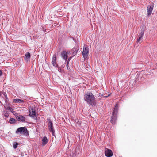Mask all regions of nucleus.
<instances>
[{
	"mask_svg": "<svg viewBox=\"0 0 157 157\" xmlns=\"http://www.w3.org/2000/svg\"><path fill=\"white\" fill-rule=\"evenodd\" d=\"M3 95L5 98L2 96H0V102L3 105L5 109L12 112L13 109L10 107V104L8 102V99L6 96V94L4 93Z\"/></svg>",
	"mask_w": 157,
	"mask_h": 157,
	"instance_id": "nucleus-1",
	"label": "nucleus"
},
{
	"mask_svg": "<svg viewBox=\"0 0 157 157\" xmlns=\"http://www.w3.org/2000/svg\"><path fill=\"white\" fill-rule=\"evenodd\" d=\"M84 99L88 103L95 106L96 104L95 98L91 93H87L84 96Z\"/></svg>",
	"mask_w": 157,
	"mask_h": 157,
	"instance_id": "nucleus-2",
	"label": "nucleus"
},
{
	"mask_svg": "<svg viewBox=\"0 0 157 157\" xmlns=\"http://www.w3.org/2000/svg\"><path fill=\"white\" fill-rule=\"evenodd\" d=\"M118 110V107L117 103L115 105L113 108V112L112 113V116L111 117V122L113 124H115L116 121V119L117 116V113Z\"/></svg>",
	"mask_w": 157,
	"mask_h": 157,
	"instance_id": "nucleus-3",
	"label": "nucleus"
},
{
	"mask_svg": "<svg viewBox=\"0 0 157 157\" xmlns=\"http://www.w3.org/2000/svg\"><path fill=\"white\" fill-rule=\"evenodd\" d=\"M16 132L17 134L24 135L26 136L28 135V131L25 127L18 128L16 130Z\"/></svg>",
	"mask_w": 157,
	"mask_h": 157,
	"instance_id": "nucleus-4",
	"label": "nucleus"
},
{
	"mask_svg": "<svg viewBox=\"0 0 157 157\" xmlns=\"http://www.w3.org/2000/svg\"><path fill=\"white\" fill-rule=\"evenodd\" d=\"M48 130L50 132L52 133V136H54L55 131L54 129V127L53 125V123L52 121L50 119H48Z\"/></svg>",
	"mask_w": 157,
	"mask_h": 157,
	"instance_id": "nucleus-5",
	"label": "nucleus"
},
{
	"mask_svg": "<svg viewBox=\"0 0 157 157\" xmlns=\"http://www.w3.org/2000/svg\"><path fill=\"white\" fill-rule=\"evenodd\" d=\"M89 48L86 45H84L83 47L82 52V55L84 59H86L88 56Z\"/></svg>",
	"mask_w": 157,
	"mask_h": 157,
	"instance_id": "nucleus-6",
	"label": "nucleus"
},
{
	"mask_svg": "<svg viewBox=\"0 0 157 157\" xmlns=\"http://www.w3.org/2000/svg\"><path fill=\"white\" fill-rule=\"evenodd\" d=\"M105 154L107 157H111L113 155V153L111 150L106 149L105 151Z\"/></svg>",
	"mask_w": 157,
	"mask_h": 157,
	"instance_id": "nucleus-7",
	"label": "nucleus"
},
{
	"mask_svg": "<svg viewBox=\"0 0 157 157\" xmlns=\"http://www.w3.org/2000/svg\"><path fill=\"white\" fill-rule=\"evenodd\" d=\"M153 6H147V15H150L153 10Z\"/></svg>",
	"mask_w": 157,
	"mask_h": 157,
	"instance_id": "nucleus-8",
	"label": "nucleus"
},
{
	"mask_svg": "<svg viewBox=\"0 0 157 157\" xmlns=\"http://www.w3.org/2000/svg\"><path fill=\"white\" fill-rule=\"evenodd\" d=\"M56 54H54L52 57V64L53 66L56 67L58 66V65L56 62Z\"/></svg>",
	"mask_w": 157,
	"mask_h": 157,
	"instance_id": "nucleus-9",
	"label": "nucleus"
},
{
	"mask_svg": "<svg viewBox=\"0 0 157 157\" xmlns=\"http://www.w3.org/2000/svg\"><path fill=\"white\" fill-rule=\"evenodd\" d=\"M29 113L30 116L33 117L36 116V112L33 108H32L29 111Z\"/></svg>",
	"mask_w": 157,
	"mask_h": 157,
	"instance_id": "nucleus-10",
	"label": "nucleus"
},
{
	"mask_svg": "<svg viewBox=\"0 0 157 157\" xmlns=\"http://www.w3.org/2000/svg\"><path fill=\"white\" fill-rule=\"evenodd\" d=\"M16 118L18 121H25V117L22 115L17 116Z\"/></svg>",
	"mask_w": 157,
	"mask_h": 157,
	"instance_id": "nucleus-11",
	"label": "nucleus"
},
{
	"mask_svg": "<svg viewBox=\"0 0 157 157\" xmlns=\"http://www.w3.org/2000/svg\"><path fill=\"white\" fill-rule=\"evenodd\" d=\"M61 55L63 58L66 61L67 57L66 52L64 51H63L61 52Z\"/></svg>",
	"mask_w": 157,
	"mask_h": 157,
	"instance_id": "nucleus-12",
	"label": "nucleus"
},
{
	"mask_svg": "<svg viewBox=\"0 0 157 157\" xmlns=\"http://www.w3.org/2000/svg\"><path fill=\"white\" fill-rule=\"evenodd\" d=\"M48 140L46 136H44L42 139V145L45 146L48 142Z\"/></svg>",
	"mask_w": 157,
	"mask_h": 157,
	"instance_id": "nucleus-13",
	"label": "nucleus"
},
{
	"mask_svg": "<svg viewBox=\"0 0 157 157\" xmlns=\"http://www.w3.org/2000/svg\"><path fill=\"white\" fill-rule=\"evenodd\" d=\"M25 58L26 61L28 62L29 60H30V54L29 52H28L26 53L25 56Z\"/></svg>",
	"mask_w": 157,
	"mask_h": 157,
	"instance_id": "nucleus-14",
	"label": "nucleus"
},
{
	"mask_svg": "<svg viewBox=\"0 0 157 157\" xmlns=\"http://www.w3.org/2000/svg\"><path fill=\"white\" fill-rule=\"evenodd\" d=\"M24 101L19 99H15L13 100V102L15 103H24Z\"/></svg>",
	"mask_w": 157,
	"mask_h": 157,
	"instance_id": "nucleus-15",
	"label": "nucleus"
},
{
	"mask_svg": "<svg viewBox=\"0 0 157 157\" xmlns=\"http://www.w3.org/2000/svg\"><path fill=\"white\" fill-rule=\"evenodd\" d=\"M139 38H137V40L136 42V44H140L141 43V40L142 37H141L140 36H138Z\"/></svg>",
	"mask_w": 157,
	"mask_h": 157,
	"instance_id": "nucleus-16",
	"label": "nucleus"
},
{
	"mask_svg": "<svg viewBox=\"0 0 157 157\" xmlns=\"http://www.w3.org/2000/svg\"><path fill=\"white\" fill-rule=\"evenodd\" d=\"M16 121V120L15 119L10 118L9 120L10 123L11 124H14Z\"/></svg>",
	"mask_w": 157,
	"mask_h": 157,
	"instance_id": "nucleus-17",
	"label": "nucleus"
},
{
	"mask_svg": "<svg viewBox=\"0 0 157 157\" xmlns=\"http://www.w3.org/2000/svg\"><path fill=\"white\" fill-rule=\"evenodd\" d=\"M144 33V29H142L141 32H140L139 35L138 36H141V37H143V35Z\"/></svg>",
	"mask_w": 157,
	"mask_h": 157,
	"instance_id": "nucleus-18",
	"label": "nucleus"
},
{
	"mask_svg": "<svg viewBox=\"0 0 157 157\" xmlns=\"http://www.w3.org/2000/svg\"><path fill=\"white\" fill-rule=\"evenodd\" d=\"M18 145V143L17 142H15L13 143V147L14 148L16 149Z\"/></svg>",
	"mask_w": 157,
	"mask_h": 157,
	"instance_id": "nucleus-19",
	"label": "nucleus"
},
{
	"mask_svg": "<svg viewBox=\"0 0 157 157\" xmlns=\"http://www.w3.org/2000/svg\"><path fill=\"white\" fill-rule=\"evenodd\" d=\"M4 115L5 116L7 117L8 116L9 114L7 113L6 112V113H5L4 114Z\"/></svg>",
	"mask_w": 157,
	"mask_h": 157,
	"instance_id": "nucleus-20",
	"label": "nucleus"
},
{
	"mask_svg": "<svg viewBox=\"0 0 157 157\" xmlns=\"http://www.w3.org/2000/svg\"><path fill=\"white\" fill-rule=\"evenodd\" d=\"M71 57H70L68 59V61H67V65H68V64L69 63V62L70 60H71Z\"/></svg>",
	"mask_w": 157,
	"mask_h": 157,
	"instance_id": "nucleus-21",
	"label": "nucleus"
},
{
	"mask_svg": "<svg viewBox=\"0 0 157 157\" xmlns=\"http://www.w3.org/2000/svg\"><path fill=\"white\" fill-rule=\"evenodd\" d=\"M2 74V71L0 70V76H1Z\"/></svg>",
	"mask_w": 157,
	"mask_h": 157,
	"instance_id": "nucleus-22",
	"label": "nucleus"
},
{
	"mask_svg": "<svg viewBox=\"0 0 157 157\" xmlns=\"http://www.w3.org/2000/svg\"><path fill=\"white\" fill-rule=\"evenodd\" d=\"M109 95H108V96H105V97H108L109 96Z\"/></svg>",
	"mask_w": 157,
	"mask_h": 157,
	"instance_id": "nucleus-23",
	"label": "nucleus"
},
{
	"mask_svg": "<svg viewBox=\"0 0 157 157\" xmlns=\"http://www.w3.org/2000/svg\"><path fill=\"white\" fill-rule=\"evenodd\" d=\"M68 65H67V67H68Z\"/></svg>",
	"mask_w": 157,
	"mask_h": 157,
	"instance_id": "nucleus-24",
	"label": "nucleus"
}]
</instances>
